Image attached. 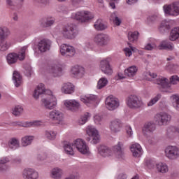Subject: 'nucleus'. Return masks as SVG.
Segmentation results:
<instances>
[{"label":"nucleus","instance_id":"1","mask_svg":"<svg viewBox=\"0 0 179 179\" xmlns=\"http://www.w3.org/2000/svg\"><path fill=\"white\" fill-rule=\"evenodd\" d=\"M10 35V29L7 27H0V51H8L10 48V42L6 38Z\"/></svg>","mask_w":179,"mask_h":179},{"label":"nucleus","instance_id":"2","mask_svg":"<svg viewBox=\"0 0 179 179\" xmlns=\"http://www.w3.org/2000/svg\"><path fill=\"white\" fill-rule=\"evenodd\" d=\"M27 50V46H23L18 54L14 52L9 53L6 57L8 64H9V65L16 64V62H17V59L20 61H23L24 58H26Z\"/></svg>","mask_w":179,"mask_h":179},{"label":"nucleus","instance_id":"3","mask_svg":"<svg viewBox=\"0 0 179 179\" xmlns=\"http://www.w3.org/2000/svg\"><path fill=\"white\" fill-rule=\"evenodd\" d=\"M170 121H171V115L166 112H161L155 115V122L159 127L169 125Z\"/></svg>","mask_w":179,"mask_h":179},{"label":"nucleus","instance_id":"4","mask_svg":"<svg viewBox=\"0 0 179 179\" xmlns=\"http://www.w3.org/2000/svg\"><path fill=\"white\" fill-rule=\"evenodd\" d=\"M62 34L64 38L68 40H73L78 36V29L73 24L66 25L62 29Z\"/></svg>","mask_w":179,"mask_h":179},{"label":"nucleus","instance_id":"5","mask_svg":"<svg viewBox=\"0 0 179 179\" xmlns=\"http://www.w3.org/2000/svg\"><path fill=\"white\" fill-rule=\"evenodd\" d=\"M127 106L129 108H141L143 101L136 95H130L126 99Z\"/></svg>","mask_w":179,"mask_h":179},{"label":"nucleus","instance_id":"6","mask_svg":"<svg viewBox=\"0 0 179 179\" xmlns=\"http://www.w3.org/2000/svg\"><path fill=\"white\" fill-rule=\"evenodd\" d=\"M163 9L165 15L168 16H178L179 2H175L171 5H164Z\"/></svg>","mask_w":179,"mask_h":179},{"label":"nucleus","instance_id":"7","mask_svg":"<svg viewBox=\"0 0 179 179\" xmlns=\"http://www.w3.org/2000/svg\"><path fill=\"white\" fill-rule=\"evenodd\" d=\"M110 40L111 38H110V36L102 33L96 34L94 38V41L100 47L108 45V43H110Z\"/></svg>","mask_w":179,"mask_h":179},{"label":"nucleus","instance_id":"8","mask_svg":"<svg viewBox=\"0 0 179 179\" xmlns=\"http://www.w3.org/2000/svg\"><path fill=\"white\" fill-rule=\"evenodd\" d=\"M110 62H111V58L110 57L103 59L100 62L101 71L108 76L113 75V69L111 65H110Z\"/></svg>","mask_w":179,"mask_h":179},{"label":"nucleus","instance_id":"9","mask_svg":"<svg viewBox=\"0 0 179 179\" xmlns=\"http://www.w3.org/2000/svg\"><path fill=\"white\" fill-rule=\"evenodd\" d=\"M165 156L170 160H176L179 157V148L177 146L169 145L165 149Z\"/></svg>","mask_w":179,"mask_h":179},{"label":"nucleus","instance_id":"10","mask_svg":"<svg viewBox=\"0 0 179 179\" xmlns=\"http://www.w3.org/2000/svg\"><path fill=\"white\" fill-rule=\"evenodd\" d=\"M106 106L109 111H114L120 107V100L113 95H110L106 99Z\"/></svg>","mask_w":179,"mask_h":179},{"label":"nucleus","instance_id":"11","mask_svg":"<svg viewBox=\"0 0 179 179\" xmlns=\"http://www.w3.org/2000/svg\"><path fill=\"white\" fill-rule=\"evenodd\" d=\"M42 105L48 110H52L57 107V98L51 94L48 97L42 99Z\"/></svg>","mask_w":179,"mask_h":179},{"label":"nucleus","instance_id":"12","mask_svg":"<svg viewBox=\"0 0 179 179\" xmlns=\"http://www.w3.org/2000/svg\"><path fill=\"white\" fill-rule=\"evenodd\" d=\"M60 54L63 57H73L76 54V51L73 46L64 43L60 46Z\"/></svg>","mask_w":179,"mask_h":179},{"label":"nucleus","instance_id":"13","mask_svg":"<svg viewBox=\"0 0 179 179\" xmlns=\"http://www.w3.org/2000/svg\"><path fill=\"white\" fill-rule=\"evenodd\" d=\"M74 17L76 20L83 23V22H87V20L93 19L94 16L89 11H80L75 14Z\"/></svg>","mask_w":179,"mask_h":179},{"label":"nucleus","instance_id":"14","mask_svg":"<svg viewBox=\"0 0 179 179\" xmlns=\"http://www.w3.org/2000/svg\"><path fill=\"white\" fill-rule=\"evenodd\" d=\"M74 146L82 155H87L89 153V147L86 145V142L80 138H78L74 141Z\"/></svg>","mask_w":179,"mask_h":179},{"label":"nucleus","instance_id":"15","mask_svg":"<svg viewBox=\"0 0 179 179\" xmlns=\"http://www.w3.org/2000/svg\"><path fill=\"white\" fill-rule=\"evenodd\" d=\"M64 106L66 110L75 113L80 108V103L75 99H70L64 101Z\"/></svg>","mask_w":179,"mask_h":179},{"label":"nucleus","instance_id":"16","mask_svg":"<svg viewBox=\"0 0 179 179\" xmlns=\"http://www.w3.org/2000/svg\"><path fill=\"white\" fill-rule=\"evenodd\" d=\"M44 94L50 95L52 94V92L50 90H45L44 84L41 83L37 86L36 89H35L33 96L37 100V99L40 97V94Z\"/></svg>","mask_w":179,"mask_h":179},{"label":"nucleus","instance_id":"17","mask_svg":"<svg viewBox=\"0 0 179 179\" xmlns=\"http://www.w3.org/2000/svg\"><path fill=\"white\" fill-rule=\"evenodd\" d=\"M40 27L42 29H47L48 27H51L54 26L55 24V18L52 17H43L40 22Z\"/></svg>","mask_w":179,"mask_h":179},{"label":"nucleus","instance_id":"18","mask_svg":"<svg viewBox=\"0 0 179 179\" xmlns=\"http://www.w3.org/2000/svg\"><path fill=\"white\" fill-rule=\"evenodd\" d=\"M122 127V122L120 119H115L110 123V129L113 134L120 132Z\"/></svg>","mask_w":179,"mask_h":179},{"label":"nucleus","instance_id":"19","mask_svg":"<svg viewBox=\"0 0 179 179\" xmlns=\"http://www.w3.org/2000/svg\"><path fill=\"white\" fill-rule=\"evenodd\" d=\"M51 41L48 39H42L38 44V50L41 52H47L51 48Z\"/></svg>","mask_w":179,"mask_h":179},{"label":"nucleus","instance_id":"20","mask_svg":"<svg viewBox=\"0 0 179 179\" xmlns=\"http://www.w3.org/2000/svg\"><path fill=\"white\" fill-rule=\"evenodd\" d=\"M22 176L26 179H38V172L35 169L27 168L23 171Z\"/></svg>","mask_w":179,"mask_h":179},{"label":"nucleus","instance_id":"21","mask_svg":"<svg viewBox=\"0 0 179 179\" xmlns=\"http://www.w3.org/2000/svg\"><path fill=\"white\" fill-rule=\"evenodd\" d=\"M49 118L52 121H57V122H62L64 120V113L59 110H53L49 113Z\"/></svg>","mask_w":179,"mask_h":179},{"label":"nucleus","instance_id":"22","mask_svg":"<svg viewBox=\"0 0 179 179\" xmlns=\"http://www.w3.org/2000/svg\"><path fill=\"white\" fill-rule=\"evenodd\" d=\"M171 26H173V23H171V21L164 20L161 22L158 27L159 31H160V33H162V34H164V33L171 29Z\"/></svg>","mask_w":179,"mask_h":179},{"label":"nucleus","instance_id":"23","mask_svg":"<svg viewBox=\"0 0 179 179\" xmlns=\"http://www.w3.org/2000/svg\"><path fill=\"white\" fill-rule=\"evenodd\" d=\"M96 100L97 96L94 94H87L80 96V101L84 103V104H86V106H90V104H94V103H96Z\"/></svg>","mask_w":179,"mask_h":179},{"label":"nucleus","instance_id":"24","mask_svg":"<svg viewBox=\"0 0 179 179\" xmlns=\"http://www.w3.org/2000/svg\"><path fill=\"white\" fill-rule=\"evenodd\" d=\"M130 150L133 154L134 157H141L142 156V147L139 143H135L130 147Z\"/></svg>","mask_w":179,"mask_h":179},{"label":"nucleus","instance_id":"25","mask_svg":"<svg viewBox=\"0 0 179 179\" xmlns=\"http://www.w3.org/2000/svg\"><path fill=\"white\" fill-rule=\"evenodd\" d=\"M71 73L78 78H83L85 76V68L80 66H76L72 68Z\"/></svg>","mask_w":179,"mask_h":179},{"label":"nucleus","instance_id":"26","mask_svg":"<svg viewBox=\"0 0 179 179\" xmlns=\"http://www.w3.org/2000/svg\"><path fill=\"white\" fill-rule=\"evenodd\" d=\"M98 152L102 157H110V156L113 155V151L106 145L99 146L98 148Z\"/></svg>","mask_w":179,"mask_h":179},{"label":"nucleus","instance_id":"27","mask_svg":"<svg viewBox=\"0 0 179 179\" xmlns=\"http://www.w3.org/2000/svg\"><path fill=\"white\" fill-rule=\"evenodd\" d=\"M122 146H124V143H122V142H119L117 145H115L113 148L115 155L117 159H124V152L122 151Z\"/></svg>","mask_w":179,"mask_h":179},{"label":"nucleus","instance_id":"28","mask_svg":"<svg viewBox=\"0 0 179 179\" xmlns=\"http://www.w3.org/2000/svg\"><path fill=\"white\" fill-rule=\"evenodd\" d=\"M62 92L64 93V94H72L73 92H75V87L71 83H67L63 84L61 88Z\"/></svg>","mask_w":179,"mask_h":179},{"label":"nucleus","instance_id":"29","mask_svg":"<svg viewBox=\"0 0 179 179\" xmlns=\"http://www.w3.org/2000/svg\"><path fill=\"white\" fill-rule=\"evenodd\" d=\"M156 129V124L152 122H147L144 124L143 127V134L146 136L148 133L150 134Z\"/></svg>","mask_w":179,"mask_h":179},{"label":"nucleus","instance_id":"30","mask_svg":"<svg viewBox=\"0 0 179 179\" xmlns=\"http://www.w3.org/2000/svg\"><path fill=\"white\" fill-rule=\"evenodd\" d=\"M63 174L64 171L61 168L56 167L52 169L50 176L53 179H61Z\"/></svg>","mask_w":179,"mask_h":179},{"label":"nucleus","instance_id":"31","mask_svg":"<svg viewBox=\"0 0 179 179\" xmlns=\"http://www.w3.org/2000/svg\"><path fill=\"white\" fill-rule=\"evenodd\" d=\"M13 80L15 87H19L22 85V76L17 71H15L13 73Z\"/></svg>","mask_w":179,"mask_h":179},{"label":"nucleus","instance_id":"32","mask_svg":"<svg viewBox=\"0 0 179 179\" xmlns=\"http://www.w3.org/2000/svg\"><path fill=\"white\" fill-rule=\"evenodd\" d=\"M50 72L52 76L57 78V76H61V75H62V68L58 65H53L50 68Z\"/></svg>","mask_w":179,"mask_h":179},{"label":"nucleus","instance_id":"33","mask_svg":"<svg viewBox=\"0 0 179 179\" xmlns=\"http://www.w3.org/2000/svg\"><path fill=\"white\" fill-rule=\"evenodd\" d=\"M138 72V67L136 66H131L124 70V75L129 78H134Z\"/></svg>","mask_w":179,"mask_h":179},{"label":"nucleus","instance_id":"34","mask_svg":"<svg viewBox=\"0 0 179 179\" xmlns=\"http://www.w3.org/2000/svg\"><path fill=\"white\" fill-rule=\"evenodd\" d=\"M8 147L12 150H16V149H19L20 148V142L18 138H12L8 141Z\"/></svg>","mask_w":179,"mask_h":179},{"label":"nucleus","instance_id":"35","mask_svg":"<svg viewBox=\"0 0 179 179\" xmlns=\"http://www.w3.org/2000/svg\"><path fill=\"white\" fill-rule=\"evenodd\" d=\"M159 50H168L169 51H173L174 50V45L169 41H163L159 45Z\"/></svg>","mask_w":179,"mask_h":179},{"label":"nucleus","instance_id":"36","mask_svg":"<svg viewBox=\"0 0 179 179\" xmlns=\"http://www.w3.org/2000/svg\"><path fill=\"white\" fill-rule=\"evenodd\" d=\"M94 27L98 31H103V30H106L107 29V24L104 23V21L101 19H99L94 24Z\"/></svg>","mask_w":179,"mask_h":179},{"label":"nucleus","instance_id":"37","mask_svg":"<svg viewBox=\"0 0 179 179\" xmlns=\"http://www.w3.org/2000/svg\"><path fill=\"white\" fill-rule=\"evenodd\" d=\"M34 140V136H25L21 139V145L24 148L31 145V142Z\"/></svg>","mask_w":179,"mask_h":179},{"label":"nucleus","instance_id":"38","mask_svg":"<svg viewBox=\"0 0 179 179\" xmlns=\"http://www.w3.org/2000/svg\"><path fill=\"white\" fill-rule=\"evenodd\" d=\"M57 132L54 130H46L45 131V136L49 141H55L57 138Z\"/></svg>","mask_w":179,"mask_h":179},{"label":"nucleus","instance_id":"39","mask_svg":"<svg viewBox=\"0 0 179 179\" xmlns=\"http://www.w3.org/2000/svg\"><path fill=\"white\" fill-rule=\"evenodd\" d=\"M72 146H75V145L71 143H66L64 144V149L66 155H69L70 156H73L75 155V152H73V148H72Z\"/></svg>","mask_w":179,"mask_h":179},{"label":"nucleus","instance_id":"40","mask_svg":"<svg viewBox=\"0 0 179 179\" xmlns=\"http://www.w3.org/2000/svg\"><path fill=\"white\" fill-rule=\"evenodd\" d=\"M178 38L179 27H175L171 31L169 40H171V41H176V40H178Z\"/></svg>","mask_w":179,"mask_h":179},{"label":"nucleus","instance_id":"41","mask_svg":"<svg viewBox=\"0 0 179 179\" xmlns=\"http://www.w3.org/2000/svg\"><path fill=\"white\" fill-rule=\"evenodd\" d=\"M157 171L158 173H167L169 171V166L166 164H163L162 162L156 164Z\"/></svg>","mask_w":179,"mask_h":179},{"label":"nucleus","instance_id":"42","mask_svg":"<svg viewBox=\"0 0 179 179\" xmlns=\"http://www.w3.org/2000/svg\"><path fill=\"white\" fill-rule=\"evenodd\" d=\"M23 1L24 0H6V4L10 9H14L19 2H23Z\"/></svg>","mask_w":179,"mask_h":179},{"label":"nucleus","instance_id":"43","mask_svg":"<svg viewBox=\"0 0 179 179\" xmlns=\"http://www.w3.org/2000/svg\"><path fill=\"white\" fill-rule=\"evenodd\" d=\"M12 114L15 117H20L23 114V107L20 106H15L12 108Z\"/></svg>","mask_w":179,"mask_h":179},{"label":"nucleus","instance_id":"44","mask_svg":"<svg viewBox=\"0 0 179 179\" xmlns=\"http://www.w3.org/2000/svg\"><path fill=\"white\" fill-rule=\"evenodd\" d=\"M171 99L173 101V106L176 110L179 111V96L177 94H173L171 96Z\"/></svg>","mask_w":179,"mask_h":179},{"label":"nucleus","instance_id":"45","mask_svg":"<svg viewBox=\"0 0 179 179\" xmlns=\"http://www.w3.org/2000/svg\"><path fill=\"white\" fill-rule=\"evenodd\" d=\"M87 134L89 136H93L99 134V131L93 126H88L87 128Z\"/></svg>","mask_w":179,"mask_h":179},{"label":"nucleus","instance_id":"46","mask_svg":"<svg viewBox=\"0 0 179 179\" xmlns=\"http://www.w3.org/2000/svg\"><path fill=\"white\" fill-rule=\"evenodd\" d=\"M160 99H162V94H157L154 98L150 100L147 106L148 107H152V106H155V104H156Z\"/></svg>","mask_w":179,"mask_h":179},{"label":"nucleus","instance_id":"47","mask_svg":"<svg viewBox=\"0 0 179 179\" xmlns=\"http://www.w3.org/2000/svg\"><path fill=\"white\" fill-rule=\"evenodd\" d=\"M107 83H108V80L106 78H101L97 84V89H103L105 86H107Z\"/></svg>","mask_w":179,"mask_h":179},{"label":"nucleus","instance_id":"48","mask_svg":"<svg viewBox=\"0 0 179 179\" xmlns=\"http://www.w3.org/2000/svg\"><path fill=\"white\" fill-rule=\"evenodd\" d=\"M144 78L145 80H152V79H155V78H157V74L156 73H152V72H146L144 73Z\"/></svg>","mask_w":179,"mask_h":179},{"label":"nucleus","instance_id":"49","mask_svg":"<svg viewBox=\"0 0 179 179\" xmlns=\"http://www.w3.org/2000/svg\"><path fill=\"white\" fill-rule=\"evenodd\" d=\"M41 125H43V121L41 120L27 122V128H31V127H41Z\"/></svg>","mask_w":179,"mask_h":179},{"label":"nucleus","instance_id":"50","mask_svg":"<svg viewBox=\"0 0 179 179\" xmlns=\"http://www.w3.org/2000/svg\"><path fill=\"white\" fill-rule=\"evenodd\" d=\"M90 117V113H86L83 116H81V117L78 121L80 125H84V124H86Z\"/></svg>","mask_w":179,"mask_h":179},{"label":"nucleus","instance_id":"51","mask_svg":"<svg viewBox=\"0 0 179 179\" xmlns=\"http://www.w3.org/2000/svg\"><path fill=\"white\" fill-rule=\"evenodd\" d=\"M24 73L26 76L30 78V76L33 75V69L31 68V66H30V64H26L24 66Z\"/></svg>","mask_w":179,"mask_h":179},{"label":"nucleus","instance_id":"52","mask_svg":"<svg viewBox=\"0 0 179 179\" xmlns=\"http://www.w3.org/2000/svg\"><path fill=\"white\" fill-rule=\"evenodd\" d=\"M138 36H139V32L138 31L129 32L128 38L131 41H136V40H138Z\"/></svg>","mask_w":179,"mask_h":179},{"label":"nucleus","instance_id":"53","mask_svg":"<svg viewBox=\"0 0 179 179\" xmlns=\"http://www.w3.org/2000/svg\"><path fill=\"white\" fill-rule=\"evenodd\" d=\"M57 11L59 13H64V15H66L69 13V9H68V7L65 6H60L57 8Z\"/></svg>","mask_w":179,"mask_h":179},{"label":"nucleus","instance_id":"54","mask_svg":"<svg viewBox=\"0 0 179 179\" xmlns=\"http://www.w3.org/2000/svg\"><path fill=\"white\" fill-rule=\"evenodd\" d=\"M129 44V47L131 48L129 49V48H126L124 51V54L126 55V57H131V55H132V51H134L135 50V48L131 46V43H128Z\"/></svg>","mask_w":179,"mask_h":179},{"label":"nucleus","instance_id":"55","mask_svg":"<svg viewBox=\"0 0 179 179\" xmlns=\"http://www.w3.org/2000/svg\"><path fill=\"white\" fill-rule=\"evenodd\" d=\"M83 48L85 51H90V50H93V43L87 41L83 44Z\"/></svg>","mask_w":179,"mask_h":179},{"label":"nucleus","instance_id":"56","mask_svg":"<svg viewBox=\"0 0 179 179\" xmlns=\"http://www.w3.org/2000/svg\"><path fill=\"white\" fill-rule=\"evenodd\" d=\"M92 138V141H91V143H92L93 145H97V143H100V134H95L94 136H91Z\"/></svg>","mask_w":179,"mask_h":179},{"label":"nucleus","instance_id":"57","mask_svg":"<svg viewBox=\"0 0 179 179\" xmlns=\"http://www.w3.org/2000/svg\"><path fill=\"white\" fill-rule=\"evenodd\" d=\"M111 17L113 20V23H115V24L116 26H120V24H121V19H120V17H117V15L113 13L112 15H111Z\"/></svg>","mask_w":179,"mask_h":179},{"label":"nucleus","instance_id":"58","mask_svg":"<svg viewBox=\"0 0 179 179\" xmlns=\"http://www.w3.org/2000/svg\"><path fill=\"white\" fill-rule=\"evenodd\" d=\"M13 127H22L23 128H27V122H14L12 123Z\"/></svg>","mask_w":179,"mask_h":179},{"label":"nucleus","instance_id":"59","mask_svg":"<svg viewBox=\"0 0 179 179\" xmlns=\"http://www.w3.org/2000/svg\"><path fill=\"white\" fill-rule=\"evenodd\" d=\"M145 165L149 169H153L155 167V162L152 161V159H146L145 160Z\"/></svg>","mask_w":179,"mask_h":179},{"label":"nucleus","instance_id":"60","mask_svg":"<svg viewBox=\"0 0 179 179\" xmlns=\"http://www.w3.org/2000/svg\"><path fill=\"white\" fill-rule=\"evenodd\" d=\"M154 48H156V45L155 43H148L145 46V50H147L148 51H152Z\"/></svg>","mask_w":179,"mask_h":179},{"label":"nucleus","instance_id":"61","mask_svg":"<svg viewBox=\"0 0 179 179\" xmlns=\"http://www.w3.org/2000/svg\"><path fill=\"white\" fill-rule=\"evenodd\" d=\"M9 162H10V160L8 157H2L0 159V164H6V163H9Z\"/></svg>","mask_w":179,"mask_h":179},{"label":"nucleus","instance_id":"62","mask_svg":"<svg viewBox=\"0 0 179 179\" xmlns=\"http://www.w3.org/2000/svg\"><path fill=\"white\" fill-rule=\"evenodd\" d=\"M148 23H153L157 20V15H151L147 18Z\"/></svg>","mask_w":179,"mask_h":179},{"label":"nucleus","instance_id":"63","mask_svg":"<svg viewBox=\"0 0 179 179\" xmlns=\"http://www.w3.org/2000/svg\"><path fill=\"white\" fill-rule=\"evenodd\" d=\"M37 3H39L41 6H47L48 5V0H35Z\"/></svg>","mask_w":179,"mask_h":179},{"label":"nucleus","instance_id":"64","mask_svg":"<svg viewBox=\"0 0 179 179\" xmlns=\"http://www.w3.org/2000/svg\"><path fill=\"white\" fill-rule=\"evenodd\" d=\"M126 132H127L128 136H131V135H133L132 128L130 126H127L126 127Z\"/></svg>","mask_w":179,"mask_h":179}]
</instances>
